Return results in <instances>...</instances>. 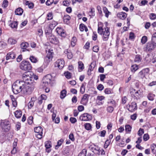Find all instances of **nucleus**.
<instances>
[{
    "label": "nucleus",
    "instance_id": "obj_1",
    "mask_svg": "<svg viewBox=\"0 0 156 156\" xmlns=\"http://www.w3.org/2000/svg\"><path fill=\"white\" fill-rule=\"evenodd\" d=\"M12 89L13 92L15 94H17L21 91L25 94H29L33 91V86L29 88L28 86L25 85L24 82L17 80L13 84Z\"/></svg>",
    "mask_w": 156,
    "mask_h": 156
},
{
    "label": "nucleus",
    "instance_id": "obj_2",
    "mask_svg": "<svg viewBox=\"0 0 156 156\" xmlns=\"http://www.w3.org/2000/svg\"><path fill=\"white\" fill-rule=\"evenodd\" d=\"M33 75V73L29 71L24 73L22 76L23 81L21 82H24L25 83V85L28 86L29 88L33 86L34 90L35 83L33 82V80H32Z\"/></svg>",
    "mask_w": 156,
    "mask_h": 156
},
{
    "label": "nucleus",
    "instance_id": "obj_3",
    "mask_svg": "<svg viewBox=\"0 0 156 156\" xmlns=\"http://www.w3.org/2000/svg\"><path fill=\"white\" fill-rule=\"evenodd\" d=\"M98 33L102 36L104 41H107L110 35L109 28L107 27L102 26V23L99 22L98 24Z\"/></svg>",
    "mask_w": 156,
    "mask_h": 156
},
{
    "label": "nucleus",
    "instance_id": "obj_4",
    "mask_svg": "<svg viewBox=\"0 0 156 156\" xmlns=\"http://www.w3.org/2000/svg\"><path fill=\"white\" fill-rule=\"evenodd\" d=\"M46 36L48 41L52 44L59 45V42L57 38L51 33L48 32V30H45Z\"/></svg>",
    "mask_w": 156,
    "mask_h": 156
},
{
    "label": "nucleus",
    "instance_id": "obj_5",
    "mask_svg": "<svg viewBox=\"0 0 156 156\" xmlns=\"http://www.w3.org/2000/svg\"><path fill=\"white\" fill-rule=\"evenodd\" d=\"M20 69L23 70L27 71L31 69L32 66L28 61L23 60L20 63Z\"/></svg>",
    "mask_w": 156,
    "mask_h": 156
},
{
    "label": "nucleus",
    "instance_id": "obj_6",
    "mask_svg": "<svg viewBox=\"0 0 156 156\" xmlns=\"http://www.w3.org/2000/svg\"><path fill=\"white\" fill-rule=\"evenodd\" d=\"M0 125L3 131L7 132L10 129V122L7 120H1Z\"/></svg>",
    "mask_w": 156,
    "mask_h": 156
},
{
    "label": "nucleus",
    "instance_id": "obj_7",
    "mask_svg": "<svg viewBox=\"0 0 156 156\" xmlns=\"http://www.w3.org/2000/svg\"><path fill=\"white\" fill-rule=\"evenodd\" d=\"M52 79V76L50 74H47L43 78L41 84L43 87L47 86L51 83Z\"/></svg>",
    "mask_w": 156,
    "mask_h": 156
},
{
    "label": "nucleus",
    "instance_id": "obj_8",
    "mask_svg": "<svg viewBox=\"0 0 156 156\" xmlns=\"http://www.w3.org/2000/svg\"><path fill=\"white\" fill-rule=\"evenodd\" d=\"M34 132L36 133L35 135L37 137L41 139L42 137L43 130L41 126L35 127L34 129Z\"/></svg>",
    "mask_w": 156,
    "mask_h": 156
},
{
    "label": "nucleus",
    "instance_id": "obj_9",
    "mask_svg": "<svg viewBox=\"0 0 156 156\" xmlns=\"http://www.w3.org/2000/svg\"><path fill=\"white\" fill-rule=\"evenodd\" d=\"M92 116L87 113H84L81 115L80 119L82 121H88L92 119Z\"/></svg>",
    "mask_w": 156,
    "mask_h": 156
},
{
    "label": "nucleus",
    "instance_id": "obj_10",
    "mask_svg": "<svg viewBox=\"0 0 156 156\" xmlns=\"http://www.w3.org/2000/svg\"><path fill=\"white\" fill-rule=\"evenodd\" d=\"M65 62L62 59H60L57 60L55 63V67L58 68L59 69H62L64 66Z\"/></svg>",
    "mask_w": 156,
    "mask_h": 156
},
{
    "label": "nucleus",
    "instance_id": "obj_11",
    "mask_svg": "<svg viewBox=\"0 0 156 156\" xmlns=\"http://www.w3.org/2000/svg\"><path fill=\"white\" fill-rule=\"evenodd\" d=\"M46 51L47 53V55L45 59L48 60V62H50L51 60L53 57V52L52 51V50H51L48 49V48L46 49Z\"/></svg>",
    "mask_w": 156,
    "mask_h": 156
},
{
    "label": "nucleus",
    "instance_id": "obj_12",
    "mask_svg": "<svg viewBox=\"0 0 156 156\" xmlns=\"http://www.w3.org/2000/svg\"><path fill=\"white\" fill-rule=\"evenodd\" d=\"M128 110L130 112H133L137 109L136 104L135 102H133L127 105Z\"/></svg>",
    "mask_w": 156,
    "mask_h": 156
},
{
    "label": "nucleus",
    "instance_id": "obj_13",
    "mask_svg": "<svg viewBox=\"0 0 156 156\" xmlns=\"http://www.w3.org/2000/svg\"><path fill=\"white\" fill-rule=\"evenodd\" d=\"M130 91L131 94L135 97L136 99H138L140 97L141 93L140 90L136 91L135 90L131 88L130 89Z\"/></svg>",
    "mask_w": 156,
    "mask_h": 156
},
{
    "label": "nucleus",
    "instance_id": "obj_14",
    "mask_svg": "<svg viewBox=\"0 0 156 156\" xmlns=\"http://www.w3.org/2000/svg\"><path fill=\"white\" fill-rule=\"evenodd\" d=\"M149 69L148 68L142 69L138 73V77L140 78H143L145 76L146 74L149 73Z\"/></svg>",
    "mask_w": 156,
    "mask_h": 156
},
{
    "label": "nucleus",
    "instance_id": "obj_15",
    "mask_svg": "<svg viewBox=\"0 0 156 156\" xmlns=\"http://www.w3.org/2000/svg\"><path fill=\"white\" fill-rule=\"evenodd\" d=\"M89 98V95L87 94H84L82 98L80 103L83 105H86L88 103Z\"/></svg>",
    "mask_w": 156,
    "mask_h": 156
},
{
    "label": "nucleus",
    "instance_id": "obj_16",
    "mask_svg": "<svg viewBox=\"0 0 156 156\" xmlns=\"http://www.w3.org/2000/svg\"><path fill=\"white\" fill-rule=\"evenodd\" d=\"M56 31L57 33L62 37H66V34L65 31L62 28L58 27L56 28Z\"/></svg>",
    "mask_w": 156,
    "mask_h": 156
},
{
    "label": "nucleus",
    "instance_id": "obj_17",
    "mask_svg": "<svg viewBox=\"0 0 156 156\" xmlns=\"http://www.w3.org/2000/svg\"><path fill=\"white\" fill-rule=\"evenodd\" d=\"M156 47V43L154 42L151 40V43H148L146 47V50L147 51H150L151 50Z\"/></svg>",
    "mask_w": 156,
    "mask_h": 156
},
{
    "label": "nucleus",
    "instance_id": "obj_18",
    "mask_svg": "<svg viewBox=\"0 0 156 156\" xmlns=\"http://www.w3.org/2000/svg\"><path fill=\"white\" fill-rule=\"evenodd\" d=\"M16 57V55L13 51L8 53L6 56V59L7 60L14 59Z\"/></svg>",
    "mask_w": 156,
    "mask_h": 156
},
{
    "label": "nucleus",
    "instance_id": "obj_19",
    "mask_svg": "<svg viewBox=\"0 0 156 156\" xmlns=\"http://www.w3.org/2000/svg\"><path fill=\"white\" fill-rule=\"evenodd\" d=\"M91 150L95 154H100V148L97 146L94 145L91 147Z\"/></svg>",
    "mask_w": 156,
    "mask_h": 156
},
{
    "label": "nucleus",
    "instance_id": "obj_20",
    "mask_svg": "<svg viewBox=\"0 0 156 156\" xmlns=\"http://www.w3.org/2000/svg\"><path fill=\"white\" fill-rule=\"evenodd\" d=\"M57 23L55 21H53L50 24L48 29H45V30H48V32H51L52 30L53 29L57 24Z\"/></svg>",
    "mask_w": 156,
    "mask_h": 156
},
{
    "label": "nucleus",
    "instance_id": "obj_21",
    "mask_svg": "<svg viewBox=\"0 0 156 156\" xmlns=\"http://www.w3.org/2000/svg\"><path fill=\"white\" fill-rule=\"evenodd\" d=\"M117 16L120 19L123 20L127 17V14L124 12H121L117 14Z\"/></svg>",
    "mask_w": 156,
    "mask_h": 156
},
{
    "label": "nucleus",
    "instance_id": "obj_22",
    "mask_svg": "<svg viewBox=\"0 0 156 156\" xmlns=\"http://www.w3.org/2000/svg\"><path fill=\"white\" fill-rule=\"evenodd\" d=\"M29 59L31 62L34 63H36L38 62L39 60L37 57H36L33 55H30L29 57Z\"/></svg>",
    "mask_w": 156,
    "mask_h": 156
},
{
    "label": "nucleus",
    "instance_id": "obj_23",
    "mask_svg": "<svg viewBox=\"0 0 156 156\" xmlns=\"http://www.w3.org/2000/svg\"><path fill=\"white\" fill-rule=\"evenodd\" d=\"M51 142L49 141H47L45 142V146L46 148V151L48 153H49L51 150L50 148L51 147Z\"/></svg>",
    "mask_w": 156,
    "mask_h": 156
},
{
    "label": "nucleus",
    "instance_id": "obj_24",
    "mask_svg": "<svg viewBox=\"0 0 156 156\" xmlns=\"http://www.w3.org/2000/svg\"><path fill=\"white\" fill-rule=\"evenodd\" d=\"M21 47L22 49H23V51H24L27 50V48L29 46V44L27 42H24L22 43L21 45Z\"/></svg>",
    "mask_w": 156,
    "mask_h": 156
},
{
    "label": "nucleus",
    "instance_id": "obj_25",
    "mask_svg": "<svg viewBox=\"0 0 156 156\" xmlns=\"http://www.w3.org/2000/svg\"><path fill=\"white\" fill-rule=\"evenodd\" d=\"M107 103L108 105L112 106L114 107H116V106L115 101L112 99L108 100Z\"/></svg>",
    "mask_w": 156,
    "mask_h": 156
},
{
    "label": "nucleus",
    "instance_id": "obj_26",
    "mask_svg": "<svg viewBox=\"0 0 156 156\" xmlns=\"http://www.w3.org/2000/svg\"><path fill=\"white\" fill-rule=\"evenodd\" d=\"M78 71L79 72H81L84 69V66L83 63L81 61H79L78 62Z\"/></svg>",
    "mask_w": 156,
    "mask_h": 156
},
{
    "label": "nucleus",
    "instance_id": "obj_27",
    "mask_svg": "<svg viewBox=\"0 0 156 156\" xmlns=\"http://www.w3.org/2000/svg\"><path fill=\"white\" fill-rule=\"evenodd\" d=\"M24 3L27 5H28V7L30 9L33 8L34 7V4L33 3L29 2V1L25 0L23 1Z\"/></svg>",
    "mask_w": 156,
    "mask_h": 156
},
{
    "label": "nucleus",
    "instance_id": "obj_28",
    "mask_svg": "<svg viewBox=\"0 0 156 156\" xmlns=\"http://www.w3.org/2000/svg\"><path fill=\"white\" fill-rule=\"evenodd\" d=\"M23 12V10L20 8H17L15 11V14L17 15H21Z\"/></svg>",
    "mask_w": 156,
    "mask_h": 156
},
{
    "label": "nucleus",
    "instance_id": "obj_29",
    "mask_svg": "<svg viewBox=\"0 0 156 156\" xmlns=\"http://www.w3.org/2000/svg\"><path fill=\"white\" fill-rule=\"evenodd\" d=\"M14 115L15 117L17 118H19L21 117L22 116V112L20 110H17L14 112Z\"/></svg>",
    "mask_w": 156,
    "mask_h": 156
},
{
    "label": "nucleus",
    "instance_id": "obj_30",
    "mask_svg": "<svg viewBox=\"0 0 156 156\" xmlns=\"http://www.w3.org/2000/svg\"><path fill=\"white\" fill-rule=\"evenodd\" d=\"M89 15L91 17H93L95 16V9L94 8H90L89 11Z\"/></svg>",
    "mask_w": 156,
    "mask_h": 156
},
{
    "label": "nucleus",
    "instance_id": "obj_31",
    "mask_svg": "<svg viewBox=\"0 0 156 156\" xmlns=\"http://www.w3.org/2000/svg\"><path fill=\"white\" fill-rule=\"evenodd\" d=\"M103 10L105 14V17L108 18L109 15L111 14V12L108 10V9L106 7H104Z\"/></svg>",
    "mask_w": 156,
    "mask_h": 156
},
{
    "label": "nucleus",
    "instance_id": "obj_32",
    "mask_svg": "<svg viewBox=\"0 0 156 156\" xmlns=\"http://www.w3.org/2000/svg\"><path fill=\"white\" fill-rule=\"evenodd\" d=\"M70 19V17L68 15H65L63 17V21L64 22L68 24L69 21Z\"/></svg>",
    "mask_w": 156,
    "mask_h": 156
},
{
    "label": "nucleus",
    "instance_id": "obj_33",
    "mask_svg": "<svg viewBox=\"0 0 156 156\" xmlns=\"http://www.w3.org/2000/svg\"><path fill=\"white\" fill-rule=\"evenodd\" d=\"M138 69V66L135 64L132 65L131 67V70L132 72L134 73Z\"/></svg>",
    "mask_w": 156,
    "mask_h": 156
},
{
    "label": "nucleus",
    "instance_id": "obj_34",
    "mask_svg": "<svg viewBox=\"0 0 156 156\" xmlns=\"http://www.w3.org/2000/svg\"><path fill=\"white\" fill-rule=\"evenodd\" d=\"M104 92L106 94H113V92L112 89L109 88H106L104 90Z\"/></svg>",
    "mask_w": 156,
    "mask_h": 156
},
{
    "label": "nucleus",
    "instance_id": "obj_35",
    "mask_svg": "<svg viewBox=\"0 0 156 156\" xmlns=\"http://www.w3.org/2000/svg\"><path fill=\"white\" fill-rule=\"evenodd\" d=\"M8 41V44H15L17 42L16 41L15 39L11 37L9 38Z\"/></svg>",
    "mask_w": 156,
    "mask_h": 156
},
{
    "label": "nucleus",
    "instance_id": "obj_36",
    "mask_svg": "<svg viewBox=\"0 0 156 156\" xmlns=\"http://www.w3.org/2000/svg\"><path fill=\"white\" fill-rule=\"evenodd\" d=\"M132 129V127L129 125H126L125 126V130L128 133H130Z\"/></svg>",
    "mask_w": 156,
    "mask_h": 156
},
{
    "label": "nucleus",
    "instance_id": "obj_37",
    "mask_svg": "<svg viewBox=\"0 0 156 156\" xmlns=\"http://www.w3.org/2000/svg\"><path fill=\"white\" fill-rule=\"evenodd\" d=\"M154 94L150 93L147 95V97L150 101H153L154 100Z\"/></svg>",
    "mask_w": 156,
    "mask_h": 156
},
{
    "label": "nucleus",
    "instance_id": "obj_38",
    "mask_svg": "<svg viewBox=\"0 0 156 156\" xmlns=\"http://www.w3.org/2000/svg\"><path fill=\"white\" fill-rule=\"evenodd\" d=\"M152 152L154 154L156 153V144H153L151 146Z\"/></svg>",
    "mask_w": 156,
    "mask_h": 156
},
{
    "label": "nucleus",
    "instance_id": "obj_39",
    "mask_svg": "<svg viewBox=\"0 0 156 156\" xmlns=\"http://www.w3.org/2000/svg\"><path fill=\"white\" fill-rule=\"evenodd\" d=\"M85 84L83 83L80 87V92L82 94H83L85 92Z\"/></svg>",
    "mask_w": 156,
    "mask_h": 156
},
{
    "label": "nucleus",
    "instance_id": "obj_40",
    "mask_svg": "<svg viewBox=\"0 0 156 156\" xmlns=\"http://www.w3.org/2000/svg\"><path fill=\"white\" fill-rule=\"evenodd\" d=\"M95 66V63L94 62H93L91 63L90 65L89 68L88 70V72H91L93 70Z\"/></svg>",
    "mask_w": 156,
    "mask_h": 156
},
{
    "label": "nucleus",
    "instance_id": "obj_41",
    "mask_svg": "<svg viewBox=\"0 0 156 156\" xmlns=\"http://www.w3.org/2000/svg\"><path fill=\"white\" fill-rule=\"evenodd\" d=\"M141 60L142 58L140 55H136L134 59L135 62H139L141 61Z\"/></svg>",
    "mask_w": 156,
    "mask_h": 156
},
{
    "label": "nucleus",
    "instance_id": "obj_42",
    "mask_svg": "<svg viewBox=\"0 0 156 156\" xmlns=\"http://www.w3.org/2000/svg\"><path fill=\"white\" fill-rule=\"evenodd\" d=\"M9 25L12 28H16L17 27L18 23L16 21H13Z\"/></svg>",
    "mask_w": 156,
    "mask_h": 156
},
{
    "label": "nucleus",
    "instance_id": "obj_43",
    "mask_svg": "<svg viewBox=\"0 0 156 156\" xmlns=\"http://www.w3.org/2000/svg\"><path fill=\"white\" fill-rule=\"evenodd\" d=\"M66 91L65 90H63L61 92L60 97L62 99L64 98L66 96Z\"/></svg>",
    "mask_w": 156,
    "mask_h": 156
},
{
    "label": "nucleus",
    "instance_id": "obj_44",
    "mask_svg": "<svg viewBox=\"0 0 156 156\" xmlns=\"http://www.w3.org/2000/svg\"><path fill=\"white\" fill-rule=\"evenodd\" d=\"M114 107H115L112 106L108 105L106 108V110L108 112L112 113L114 111Z\"/></svg>",
    "mask_w": 156,
    "mask_h": 156
},
{
    "label": "nucleus",
    "instance_id": "obj_45",
    "mask_svg": "<svg viewBox=\"0 0 156 156\" xmlns=\"http://www.w3.org/2000/svg\"><path fill=\"white\" fill-rule=\"evenodd\" d=\"M84 127L87 130H90L91 129V125L89 123H86L84 124Z\"/></svg>",
    "mask_w": 156,
    "mask_h": 156
},
{
    "label": "nucleus",
    "instance_id": "obj_46",
    "mask_svg": "<svg viewBox=\"0 0 156 156\" xmlns=\"http://www.w3.org/2000/svg\"><path fill=\"white\" fill-rule=\"evenodd\" d=\"M87 150L83 149L79 154L78 156H86L87 153Z\"/></svg>",
    "mask_w": 156,
    "mask_h": 156
},
{
    "label": "nucleus",
    "instance_id": "obj_47",
    "mask_svg": "<svg viewBox=\"0 0 156 156\" xmlns=\"http://www.w3.org/2000/svg\"><path fill=\"white\" fill-rule=\"evenodd\" d=\"M53 18V14L52 12H50L48 13L46 19L48 20H51Z\"/></svg>",
    "mask_w": 156,
    "mask_h": 156
},
{
    "label": "nucleus",
    "instance_id": "obj_48",
    "mask_svg": "<svg viewBox=\"0 0 156 156\" xmlns=\"http://www.w3.org/2000/svg\"><path fill=\"white\" fill-rule=\"evenodd\" d=\"M76 42V37H73L72 39V41H71V45L73 47H74L75 45Z\"/></svg>",
    "mask_w": 156,
    "mask_h": 156
},
{
    "label": "nucleus",
    "instance_id": "obj_49",
    "mask_svg": "<svg viewBox=\"0 0 156 156\" xmlns=\"http://www.w3.org/2000/svg\"><path fill=\"white\" fill-rule=\"evenodd\" d=\"M34 101L32 100V98L31 101L29 102L28 104V108L29 109H31L33 106Z\"/></svg>",
    "mask_w": 156,
    "mask_h": 156
},
{
    "label": "nucleus",
    "instance_id": "obj_50",
    "mask_svg": "<svg viewBox=\"0 0 156 156\" xmlns=\"http://www.w3.org/2000/svg\"><path fill=\"white\" fill-rule=\"evenodd\" d=\"M65 77L67 79H70L71 77V74L68 71L65 72L64 73Z\"/></svg>",
    "mask_w": 156,
    "mask_h": 156
},
{
    "label": "nucleus",
    "instance_id": "obj_51",
    "mask_svg": "<svg viewBox=\"0 0 156 156\" xmlns=\"http://www.w3.org/2000/svg\"><path fill=\"white\" fill-rule=\"evenodd\" d=\"M7 46L6 44L3 41L0 42V48H4L6 47Z\"/></svg>",
    "mask_w": 156,
    "mask_h": 156
},
{
    "label": "nucleus",
    "instance_id": "obj_52",
    "mask_svg": "<svg viewBox=\"0 0 156 156\" xmlns=\"http://www.w3.org/2000/svg\"><path fill=\"white\" fill-rule=\"evenodd\" d=\"M147 41V37L146 36H143L141 39V42L143 44H144Z\"/></svg>",
    "mask_w": 156,
    "mask_h": 156
},
{
    "label": "nucleus",
    "instance_id": "obj_53",
    "mask_svg": "<svg viewBox=\"0 0 156 156\" xmlns=\"http://www.w3.org/2000/svg\"><path fill=\"white\" fill-rule=\"evenodd\" d=\"M149 17L151 19L154 20L156 19V14L152 13L150 14Z\"/></svg>",
    "mask_w": 156,
    "mask_h": 156
},
{
    "label": "nucleus",
    "instance_id": "obj_54",
    "mask_svg": "<svg viewBox=\"0 0 156 156\" xmlns=\"http://www.w3.org/2000/svg\"><path fill=\"white\" fill-rule=\"evenodd\" d=\"M110 142L111 140H107L105 142V144L104 145V147L105 148H107L109 145Z\"/></svg>",
    "mask_w": 156,
    "mask_h": 156
},
{
    "label": "nucleus",
    "instance_id": "obj_55",
    "mask_svg": "<svg viewBox=\"0 0 156 156\" xmlns=\"http://www.w3.org/2000/svg\"><path fill=\"white\" fill-rule=\"evenodd\" d=\"M33 118L32 116H30L27 120L28 123L29 124H31L33 122Z\"/></svg>",
    "mask_w": 156,
    "mask_h": 156
},
{
    "label": "nucleus",
    "instance_id": "obj_56",
    "mask_svg": "<svg viewBox=\"0 0 156 156\" xmlns=\"http://www.w3.org/2000/svg\"><path fill=\"white\" fill-rule=\"evenodd\" d=\"M63 142V140L62 139H61L60 140H58L57 142V145L55 146V148L56 149L58 147L60 146Z\"/></svg>",
    "mask_w": 156,
    "mask_h": 156
},
{
    "label": "nucleus",
    "instance_id": "obj_57",
    "mask_svg": "<svg viewBox=\"0 0 156 156\" xmlns=\"http://www.w3.org/2000/svg\"><path fill=\"white\" fill-rule=\"evenodd\" d=\"M8 2L7 0H4L3 2L2 6L4 8H6L8 5Z\"/></svg>",
    "mask_w": 156,
    "mask_h": 156
},
{
    "label": "nucleus",
    "instance_id": "obj_58",
    "mask_svg": "<svg viewBox=\"0 0 156 156\" xmlns=\"http://www.w3.org/2000/svg\"><path fill=\"white\" fill-rule=\"evenodd\" d=\"M151 40L154 42L156 43V32L154 33L152 35V36Z\"/></svg>",
    "mask_w": 156,
    "mask_h": 156
},
{
    "label": "nucleus",
    "instance_id": "obj_59",
    "mask_svg": "<svg viewBox=\"0 0 156 156\" xmlns=\"http://www.w3.org/2000/svg\"><path fill=\"white\" fill-rule=\"evenodd\" d=\"M97 88L98 90L101 91L104 89V87L103 85L101 84H99Z\"/></svg>",
    "mask_w": 156,
    "mask_h": 156
},
{
    "label": "nucleus",
    "instance_id": "obj_60",
    "mask_svg": "<svg viewBox=\"0 0 156 156\" xmlns=\"http://www.w3.org/2000/svg\"><path fill=\"white\" fill-rule=\"evenodd\" d=\"M54 2V0H47L46 2V4L47 5L49 6L51 5Z\"/></svg>",
    "mask_w": 156,
    "mask_h": 156
},
{
    "label": "nucleus",
    "instance_id": "obj_61",
    "mask_svg": "<svg viewBox=\"0 0 156 156\" xmlns=\"http://www.w3.org/2000/svg\"><path fill=\"white\" fill-rule=\"evenodd\" d=\"M93 50L94 52H98L99 50V48L98 46H95L93 47Z\"/></svg>",
    "mask_w": 156,
    "mask_h": 156
},
{
    "label": "nucleus",
    "instance_id": "obj_62",
    "mask_svg": "<svg viewBox=\"0 0 156 156\" xmlns=\"http://www.w3.org/2000/svg\"><path fill=\"white\" fill-rule=\"evenodd\" d=\"M144 133V131L143 129L141 128L138 131V135L139 136H141Z\"/></svg>",
    "mask_w": 156,
    "mask_h": 156
},
{
    "label": "nucleus",
    "instance_id": "obj_63",
    "mask_svg": "<svg viewBox=\"0 0 156 156\" xmlns=\"http://www.w3.org/2000/svg\"><path fill=\"white\" fill-rule=\"evenodd\" d=\"M105 97L103 96H98L97 97V100L99 101H102L103 100L105 99Z\"/></svg>",
    "mask_w": 156,
    "mask_h": 156
},
{
    "label": "nucleus",
    "instance_id": "obj_64",
    "mask_svg": "<svg viewBox=\"0 0 156 156\" xmlns=\"http://www.w3.org/2000/svg\"><path fill=\"white\" fill-rule=\"evenodd\" d=\"M149 139V136L147 134H145L143 136V139L145 141H147Z\"/></svg>",
    "mask_w": 156,
    "mask_h": 156
}]
</instances>
